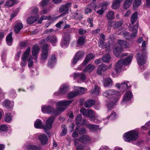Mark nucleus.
I'll return each mask as SVG.
<instances>
[{
	"label": "nucleus",
	"instance_id": "c756f323",
	"mask_svg": "<svg viewBox=\"0 0 150 150\" xmlns=\"http://www.w3.org/2000/svg\"><path fill=\"white\" fill-rule=\"evenodd\" d=\"M120 6V3L117 0H113L112 4V8L114 9L118 8Z\"/></svg>",
	"mask_w": 150,
	"mask_h": 150
},
{
	"label": "nucleus",
	"instance_id": "4c0bfd02",
	"mask_svg": "<svg viewBox=\"0 0 150 150\" xmlns=\"http://www.w3.org/2000/svg\"><path fill=\"white\" fill-rule=\"evenodd\" d=\"M94 104L93 100H88L84 103V106L86 108H89Z\"/></svg>",
	"mask_w": 150,
	"mask_h": 150
},
{
	"label": "nucleus",
	"instance_id": "f3484780",
	"mask_svg": "<svg viewBox=\"0 0 150 150\" xmlns=\"http://www.w3.org/2000/svg\"><path fill=\"white\" fill-rule=\"evenodd\" d=\"M132 92L130 91L127 92L123 97L122 103H126L127 101L129 100L132 98Z\"/></svg>",
	"mask_w": 150,
	"mask_h": 150
},
{
	"label": "nucleus",
	"instance_id": "c03bdc74",
	"mask_svg": "<svg viewBox=\"0 0 150 150\" xmlns=\"http://www.w3.org/2000/svg\"><path fill=\"white\" fill-rule=\"evenodd\" d=\"M122 34L124 37L127 39L133 38L135 37H133L132 36V34L131 35H130L128 32L126 31L124 32Z\"/></svg>",
	"mask_w": 150,
	"mask_h": 150
},
{
	"label": "nucleus",
	"instance_id": "7ed1b4c3",
	"mask_svg": "<svg viewBox=\"0 0 150 150\" xmlns=\"http://www.w3.org/2000/svg\"><path fill=\"white\" fill-rule=\"evenodd\" d=\"M55 118L54 116L52 115L50 116L47 120L45 126L43 125L40 120L37 119L35 123L34 126L36 128L44 129L47 130V129H50L52 128Z\"/></svg>",
	"mask_w": 150,
	"mask_h": 150
},
{
	"label": "nucleus",
	"instance_id": "72a5a7b5",
	"mask_svg": "<svg viewBox=\"0 0 150 150\" xmlns=\"http://www.w3.org/2000/svg\"><path fill=\"white\" fill-rule=\"evenodd\" d=\"M138 25L137 24L134 25L133 27H131L130 28L132 32L133 33L132 34V36L135 37L137 33V29Z\"/></svg>",
	"mask_w": 150,
	"mask_h": 150
},
{
	"label": "nucleus",
	"instance_id": "4d7b16f0",
	"mask_svg": "<svg viewBox=\"0 0 150 150\" xmlns=\"http://www.w3.org/2000/svg\"><path fill=\"white\" fill-rule=\"evenodd\" d=\"M100 104L98 100H94V108L96 109H98L100 107Z\"/></svg>",
	"mask_w": 150,
	"mask_h": 150
},
{
	"label": "nucleus",
	"instance_id": "dca6fc26",
	"mask_svg": "<svg viewBox=\"0 0 150 150\" xmlns=\"http://www.w3.org/2000/svg\"><path fill=\"white\" fill-rule=\"evenodd\" d=\"M45 40L47 41H50L53 46H54L55 45V44L57 42V39L56 37L54 36L50 35L46 38Z\"/></svg>",
	"mask_w": 150,
	"mask_h": 150
},
{
	"label": "nucleus",
	"instance_id": "ddd939ff",
	"mask_svg": "<svg viewBox=\"0 0 150 150\" xmlns=\"http://www.w3.org/2000/svg\"><path fill=\"white\" fill-rule=\"evenodd\" d=\"M68 86L65 85H62L60 87L59 89V92H56L54 93V95L57 96L61 94H64L66 93L68 91Z\"/></svg>",
	"mask_w": 150,
	"mask_h": 150
},
{
	"label": "nucleus",
	"instance_id": "a878e982",
	"mask_svg": "<svg viewBox=\"0 0 150 150\" xmlns=\"http://www.w3.org/2000/svg\"><path fill=\"white\" fill-rule=\"evenodd\" d=\"M39 47L38 44H35L32 49V53L33 56H35L39 53Z\"/></svg>",
	"mask_w": 150,
	"mask_h": 150
},
{
	"label": "nucleus",
	"instance_id": "e433bc0d",
	"mask_svg": "<svg viewBox=\"0 0 150 150\" xmlns=\"http://www.w3.org/2000/svg\"><path fill=\"white\" fill-rule=\"evenodd\" d=\"M79 93L78 91H72L68 95V99H71L76 96Z\"/></svg>",
	"mask_w": 150,
	"mask_h": 150
},
{
	"label": "nucleus",
	"instance_id": "ea45409f",
	"mask_svg": "<svg viewBox=\"0 0 150 150\" xmlns=\"http://www.w3.org/2000/svg\"><path fill=\"white\" fill-rule=\"evenodd\" d=\"M107 18L109 20L114 19L115 18L114 12L112 11L109 12L107 15Z\"/></svg>",
	"mask_w": 150,
	"mask_h": 150
},
{
	"label": "nucleus",
	"instance_id": "20e7f679",
	"mask_svg": "<svg viewBox=\"0 0 150 150\" xmlns=\"http://www.w3.org/2000/svg\"><path fill=\"white\" fill-rule=\"evenodd\" d=\"M132 57V55L129 56L127 58H125L123 60L119 61L115 67L116 72L118 73L120 72L122 70L123 65H127L131 62Z\"/></svg>",
	"mask_w": 150,
	"mask_h": 150
},
{
	"label": "nucleus",
	"instance_id": "39448f33",
	"mask_svg": "<svg viewBox=\"0 0 150 150\" xmlns=\"http://www.w3.org/2000/svg\"><path fill=\"white\" fill-rule=\"evenodd\" d=\"M138 138V132L132 130L126 133L123 136V138L125 141L129 142L130 141H134Z\"/></svg>",
	"mask_w": 150,
	"mask_h": 150
},
{
	"label": "nucleus",
	"instance_id": "603ef678",
	"mask_svg": "<svg viewBox=\"0 0 150 150\" xmlns=\"http://www.w3.org/2000/svg\"><path fill=\"white\" fill-rule=\"evenodd\" d=\"M88 110H87L84 108L81 109L80 110V112L83 115L87 117V116H89L88 113H89Z\"/></svg>",
	"mask_w": 150,
	"mask_h": 150
},
{
	"label": "nucleus",
	"instance_id": "f8f14e48",
	"mask_svg": "<svg viewBox=\"0 0 150 150\" xmlns=\"http://www.w3.org/2000/svg\"><path fill=\"white\" fill-rule=\"evenodd\" d=\"M48 45L47 44H45L42 47V51L41 54V58L43 60L46 59L48 56Z\"/></svg>",
	"mask_w": 150,
	"mask_h": 150
},
{
	"label": "nucleus",
	"instance_id": "37998d69",
	"mask_svg": "<svg viewBox=\"0 0 150 150\" xmlns=\"http://www.w3.org/2000/svg\"><path fill=\"white\" fill-rule=\"evenodd\" d=\"M123 20L116 22L113 25V27L115 29H117L120 26L123 24Z\"/></svg>",
	"mask_w": 150,
	"mask_h": 150
},
{
	"label": "nucleus",
	"instance_id": "4be33fe9",
	"mask_svg": "<svg viewBox=\"0 0 150 150\" xmlns=\"http://www.w3.org/2000/svg\"><path fill=\"white\" fill-rule=\"evenodd\" d=\"M84 72H82L81 73H75L74 75V78L76 79L79 78L82 80H85L86 79V77Z\"/></svg>",
	"mask_w": 150,
	"mask_h": 150
},
{
	"label": "nucleus",
	"instance_id": "bb28decb",
	"mask_svg": "<svg viewBox=\"0 0 150 150\" xmlns=\"http://www.w3.org/2000/svg\"><path fill=\"white\" fill-rule=\"evenodd\" d=\"M117 44L119 45L120 47L123 48H127L128 45V43L126 41L119 40L117 41Z\"/></svg>",
	"mask_w": 150,
	"mask_h": 150
},
{
	"label": "nucleus",
	"instance_id": "1a4fd4ad",
	"mask_svg": "<svg viewBox=\"0 0 150 150\" xmlns=\"http://www.w3.org/2000/svg\"><path fill=\"white\" fill-rule=\"evenodd\" d=\"M72 3L71 2H68L63 5H62L59 8V11L60 13H63V14L65 15L68 13L70 7L71 6Z\"/></svg>",
	"mask_w": 150,
	"mask_h": 150
},
{
	"label": "nucleus",
	"instance_id": "f03ea898",
	"mask_svg": "<svg viewBox=\"0 0 150 150\" xmlns=\"http://www.w3.org/2000/svg\"><path fill=\"white\" fill-rule=\"evenodd\" d=\"M103 95L105 97H108L112 96L115 97V98H111L107 104L108 110H110L112 109L115 103L118 100L120 96V94L119 92L114 90L109 89L104 92L103 93Z\"/></svg>",
	"mask_w": 150,
	"mask_h": 150
},
{
	"label": "nucleus",
	"instance_id": "4468645a",
	"mask_svg": "<svg viewBox=\"0 0 150 150\" xmlns=\"http://www.w3.org/2000/svg\"><path fill=\"white\" fill-rule=\"evenodd\" d=\"M38 139L41 143L42 145L46 144L48 142V138L45 134H42L39 135L38 137Z\"/></svg>",
	"mask_w": 150,
	"mask_h": 150
},
{
	"label": "nucleus",
	"instance_id": "3c124183",
	"mask_svg": "<svg viewBox=\"0 0 150 150\" xmlns=\"http://www.w3.org/2000/svg\"><path fill=\"white\" fill-rule=\"evenodd\" d=\"M110 4V2L104 1L100 4V6H101L102 8L106 9L107 8V6Z\"/></svg>",
	"mask_w": 150,
	"mask_h": 150
},
{
	"label": "nucleus",
	"instance_id": "09e8293b",
	"mask_svg": "<svg viewBox=\"0 0 150 150\" xmlns=\"http://www.w3.org/2000/svg\"><path fill=\"white\" fill-rule=\"evenodd\" d=\"M100 93V88L97 86L94 87V96H98Z\"/></svg>",
	"mask_w": 150,
	"mask_h": 150
},
{
	"label": "nucleus",
	"instance_id": "e2e57ef3",
	"mask_svg": "<svg viewBox=\"0 0 150 150\" xmlns=\"http://www.w3.org/2000/svg\"><path fill=\"white\" fill-rule=\"evenodd\" d=\"M78 131V128H77L76 129L75 131L72 134V137L74 138H75L77 137L78 136V133L77 132Z\"/></svg>",
	"mask_w": 150,
	"mask_h": 150
},
{
	"label": "nucleus",
	"instance_id": "423d86ee",
	"mask_svg": "<svg viewBox=\"0 0 150 150\" xmlns=\"http://www.w3.org/2000/svg\"><path fill=\"white\" fill-rule=\"evenodd\" d=\"M105 36L103 34H101L98 41V45L99 47L102 48H105L107 51L110 50V42H108L106 43L105 42Z\"/></svg>",
	"mask_w": 150,
	"mask_h": 150
},
{
	"label": "nucleus",
	"instance_id": "052dcab7",
	"mask_svg": "<svg viewBox=\"0 0 150 150\" xmlns=\"http://www.w3.org/2000/svg\"><path fill=\"white\" fill-rule=\"evenodd\" d=\"M8 127L4 125H2L0 126V131H4L7 130Z\"/></svg>",
	"mask_w": 150,
	"mask_h": 150
},
{
	"label": "nucleus",
	"instance_id": "b1692460",
	"mask_svg": "<svg viewBox=\"0 0 150 150\" xmlns=\"http://www.w3.org/2000/svg\"><path fill=\"white\" fill-rule=\"evenodd\" d=\"M38 16H31L27 18V23L29 24H31L36 21L39 19Z\"/></svg>",
	"mask_w": 150,
	"mask_h": 150
},
{
	"label": "nucleus",
	"instance_id": "c85d7f7f",
	"mask_svg": "<svg viewBox=\"0 0 150 150\" xmlns=\"http://www.w3.org/2000/svg\"><path fill=\"white\" fill-rule=\"evenodd\" d=\"M23 27V25L21 23H17L16 24L14 29L16 33L18 34Z\"/></svg>",
	"mask_w": 150,
	"mask_h": 150
},
{
	"label": "nucleus",
	"instance_id": "2eb2a0df",
	"mask_svg": "<svg viewBox=\"0 0 150 150\" xmlns=\"http://www.w3.org/2000/svg\"><path fill=\"white\" fill-rule=\"evenodd\" d=\"M73 17L76 20L80 21L83 18V15L80 11L77 10L74 13Z\"/></svg>",
	"mask_w": 150,
	"mask_h": 150
},
{
	"label": "nucleus",
	"instance_id": "864d4df0",
	"mask_svg": "<svg viewBox=\"0 0 150 150\" xmlns=\"http://www.w3.org/2000/svg\"><path fill=\"white\" fill-rule=\"evenodd\" d=\"M79 133L80 134H82L86 133V128L84 127H81L79 129H78Z\"/></svg>",
	"mask_w": 150,
	"mask_h": 150
},
{
	"label": "nucleus",
	"instance_id": "680f3d73",
	"mask_svg": "<svg viewBox=\"0 0 150 150\" xmlns=\"http://www.w3.org/2000/svg\"><path fill=\"white\" fill-rule=\"evenodd\" d=\"M86 33V31L85 30L82 28H80L79 30V33L80 35H83L85 34Z\"/></svg>",
	"mask_w": 150,
	"mask_h": 150
},
{
	"label": "nucleus",
	"instance_id": "a19ab883",
	"mask_svg": "<svg viewBox=\"0 0 150 150\" xmlns=\"http://www.w3.org/2000/svg\"><path fill=\"white\" fill-rule=\"evenodd\" d=\"M110 56L108 54L104 55L101 59L103 62H108L110 61Z\"/></svg>",
	"mask_w": 150,
	"mask_h": 150
},
{
	"label": "nucleus",
	"instance_id": "a211bd4d",
	"mask_svg": "<svg viewBox=\"0 0 150 150\" xmlns=\"http://www.w3.org/2000/svg\"><path fill=\"white\" fill-rule=\"evenodd\" d=\"M108 69L107 65L103 64L100 65L98 67L97 73L99 75H101L102 72L105 71Z\"/></svg>",
	"mask_w": 150,
	"mask_h": 150
},
{
	"label": "nucleus",
	"instance_id": "cd10ccee",
	"mask_svg": "<svg viewBox=\"0 0 150 150\" xmlns=\"http://www.w3.org/2000/svg\"><path fill=\"white\" fill-rule=\"evenodd\" d=\"M112 85V81L110 78H107L104 80V85L105 87H111Z\"/></svg>",
	"mask_w": 150,
	"mask_h": 150
},
{
	"label": "nucleus",
	"instance_id": "0e129e2a",
	"mask_svg": "<svg viewBox=\"0 0 150 150\" xmlns=\"http://www.w3.org/2000/svg\"><path fill=\"white\" fill-rule=\"evenodd\" d=\"M33 64V62L32 60V59H31L30 57L29 59L28 62V66L29 67H31Z\"/></svg>",
	"mask_w": 150,
	"mask_h": 150
},
{
	"label": "nucleus",
	"instance_id": "13d9d810",
	"mask_svg": "<svg viewBox=\"0 0 150 150\" xmlns=\"http://www.w3.org/2000/svg\"><path fill=\"white\" fill-rule=\"evenodd\" d=\"M49 0H42V2L40 3V5L42 7H43L48 4Z\"/></svg>",
	"mask_w": 150,
	"mask_h": 150
},
{
	"label": "nucleus",
	"instance_id": "aec40b11",
	"mask_svg": "<svg viewBox=\"0 0 150 150\" xmlns=\"http://www.w3.org/2000/svg\"><path fill=\"white\" fill-rule=\"evenodd\" d=\"M93 57V55L92 54H88L86 57L83 62L81 64V66H86L87 63Z\"/></svg>",
	"mask_w": 150,
	"mask_h": 150
},
{
	"label": "nucleus",
	"instance_id": "a18cd8bd",
	"mask_svg": "<svg viewBox=\"0 0 150 150\" xmlns=\"http://www.w3.org/2000/svg\"><path fill=\"white\" fill-rule=\"evenodd\" d=\"M85 39V37L84 36L80 37L78 40V44L80 45H83Z\"/></svg>",
	"mask_w": 150,
	"mask_h": 150
},
{
	"label": "nucleus",
	"instance_id": "0eeeda50",
	"mask_svg": "<svg viewBox=\"0 0 150 150\" xmlns=\"http://www.w3.org/2000/svg\"><path fill=\"white\" fill-rule=\"evenodd\" d=\"M30 51V47H28L23 54L21 57L22 62L21 63L22 67H24L27 64V59L29 57Z\"/></svg>",
	"mask_w": 150,
	"mask_h": 150
},
{
	"label": "nucleus",
	"instance_id": "338daca9",
	"mask_svg": "<svg viewBox=\"0 0 150 150\" xmlns=\"http://www.w3.org/2000/svg\"><path fill=\"white\" fill-rule=\"evenodd\" d=\"M20 45L21 47H25L27 46V43L26 42H21L20 43Z\"/></svg>",
	"mask_w": 150,
	"mask_h": 150
},
{
	"label": "nucleus",
	"instance_id": "5701e85b",
	"mask_svg": "<svg viewBox=\"0 0 150 150\" xmlns=\"http://www.w3.org/2000/svg\"><path fill=\"white\" fill-rule=\"evenodd\" d=\"M123 51L122 48L117 46L116 45L113 49V53L114 55L117 57L119 56L120 53Z\"/></svg>",
	"mask_w": 150,
	"mask_h": 150
},
{
	"label": "nucleus",
	"instance_id": "49530a36",
	"mask_svg": "<svg viewBox=\"0 0 150 150\" xmlns=\"http://www.w3.org/2000/svg\"><path fill=\"white\" fill-rule=\"evenodd\" d=\"M129 83L127 82L123 83L121 84V88L122 89H126L128 87H129L130 86L128 84Z\"/></svg>",
	"mask_w": 150,
	"mask_h": 150
},
{
	"label": "nucleus",
	"instance_id": "8fccbe9b",
	"mask_svg": "<svg viewBox=\"0 0 150 150\" xmlns=\"http://www.w3.org/2000/svg\"><path fill=\"white\" fill-rule=\"evenodd\" d=\"M27 149L28 150H39V148L38 147L31 145H28Z\"/></svg>",
	"mask_w": 150,
	"mask_h": 150
},
{
	"label": "nucleus",
	"instance_id": "2f4dec72",
	"mask_svg": "<svg viewBox=\"0 0 150 150\" xmlns=\"http://www.w3.org/2000/svg\"><path fill=\"white\" fill-rule=\"evenodd\" d=\"M93 70L94 66L90 64H89L84 70L83 72L90 73Z\"/></svg>",
	"mask_w": 150,
	"mask_h": 150
},
{
	"label": "nucleus",
	"instance_id": "f257e3e1",
	"mask_svg": "<svg viewBox=\"0 0 150 150\" xmlns=\"http://www.w3.org/2000/svg\"><path fill=\"white\" fill-rule=\"evenodd\" d=\"M72 101L71 100H64L57 102V110L50 106L44 107L42 108V111L44 113H51L55 115L59 114V112H62L65 109L64 107L69 105Z\"/></svg>",
	"mask_w": 150,
	"mask_h": 150
},
{
	"label": "nucleus",
	"instance_id": "412c9836",
	"mask_svg": "<svg viewBox=\"0 0 150 150\" xmlns=\"http://www.w3.org/2000/svg\"><path fill=\"white\" fill-rule=\"evenodd\" d=\"M56 59L54 55L52 56L50 60L49 61L48 66L50 67H53L56 63Z\"/></svg>",
	"mask_w": 150,
	"mask_h": 150
},
{
	"label": "nucleus",
	"instance_id": "bf43d9fd",
	"mask_svg": "<svg viewBox=\"0 0 150 150\" xmlns=\"http://www.w3.org/2000/svg\"><path fill=\"white\" fill-rule=\"evenodd\" d=\"M109 117L111 118L112 120H114L116 118V113L115 112H112L110 115V116H108L107 117V118H108Z\"/></svg>",
	"mask_w": 150,
	"mask_h": 150
},
{
	"label": "nucleus",
	"instance_id": "58836bf2",
	"mask_svg": "<svg viewBox=\"0 0 150 150\" xmlns=\"http://www.w3.org/2000/svg\"><path fill=\"white\" fill-rule=\"evenodd\" d=\"M82 120V115L81 114L78 115L76 117L75 123L77 125H79L81 123Z\"/></svg>",
	"mask_w": 150,
	"mask_h": 150
},
{
	"label": "nucleus",
	"instance_id": "69168bd1",
	"mask_svg": "<svg viewBox=\"0 0 150 150\" xmlns=\"http://www.w3.org/2000/svg\"><path fill=\"white\" fill-rule=\"evenodd\" d=\"M39 9L37 7L34 8L33 10L32 13L33 14H36L38 12Z\"/></svg>",
	"mask_w": 150,
	"mask_h": 150
},
{
	"label": "nucleus",
	"instance_id": "6e6552de",
	"mask_svg": "<svg viewBox=\"0 0 150 150\" xmlns=\"http://www.w3.org/2000/svg\"><path fill=\"white\" fill-rule=\"evenodd\" d=\"M70 39V36L69 34L65 33L60 43L61 47L64 48L66 47L69 45Z\"/></svg>",
	"mask_w": 150,
	"mask_h": 150
},
{
	"label": "nucleus",
	"instance_id": "774afa93",
	"mask_svg": "<svg viewBox=\"0 0 150 150\" xmlns=\"http://www.w3.org/2000/svg\"><path fill=\"white\" fill-rule=\"evenodd\" d=\"M84 146L82 145H80L78 146L76 148V150H83Z\"/></svg>",
	"mask_w": 150,
	"mask_h": 150
},
{
	"label": "nucleus",
	"instance_id": "de8ad7c7",
	"mask_svg": "<svg viewBox=\"0 0 150 150\" xmlns=\"http://www.w3.org/2000/svg\"><path fill=\"white\" fill-rule=\"evenodd\" d=\"M62 127L63 128V129L60 135L61 136H65L67 133V127H65V126L64 124L62 125Z\"/></svg>",
	"mask_w": 150,
	"mask_h": 150
},
{
	"label": "nucleus",
	"instance_id": "5fc2aeb1",
	"mask_svg": "<svg viewBox=\"0 0 150 150\" xmlns=\"http://www.w3.org/2000/svg\"><path fill=\"white\" fill-rule=\"evenodd\" d=\"M141 0H135L133 3V6L137 7L139 6L141 3Z\"/></svg>",
	"mask_w": 150,
	"mask_h": 150
},
{
	"label": "nucleus",
	"instance_id": "f704fd0d",
	"mask_svg": "<svg viewBox=\"0 0 150 150\" xmlns=\"http://www.w3.org/2000/svg\"><path fill=\"white\" fill-rule=\"evenodd\" d=\"M12 35V33L11 32L7 36L6 38L7 43L8 45L9 46H11L12 45V42L13 41Z\"/></svg>",
	"mask_w": 150,
	"mask_h": 150
},
{
	"label": "nucleus",
	"instance_id": "c9c22d12",
	"mask_svg": "<svg viewBox=\"0 0 150 150\" xmlns=\"http://www.w3.org/2000/svg\"><path fill=\"white\" fill-rule=\"evenodd\" d=\"M12 120V117L11 114L9 113H6L5 114L4 120L7 123L10 122Z\"/></svg>",
	"mask_w": 150,
	"mask_h": 150
},
{
	"label": "nucleus",
	"instance_id": "9d476101",
	"mask_svg": "<svg viewBox=\"0 0 150 150\" xmlns=\"http://www.w3.org/2000/svg\"><path fill=\"white\" fill-rule=\"evenodd\" d=\"M136 58L138 64L142 66L146 61V55L145 54L138 53L136 55Z\"/></svg>",
	"mask_w": 150,
	"mask_h": 150
},
{
	"label": "nucleus",
	"instance_id": "79ce46f5",
	"mask_svg": "<svg viewBox=\"0 0 150 150\" xmlns=\"http://www.w3.org/2000/svg\"><path fill=\"white\" fill-rule=\"evenodd\" d=\"M16 3L15 1L14 0H8L6 2L5 6L8 7H11L14 5Z\"/></svg>",
	"mask_w": 150,
	"mask_h": 150
},
{
	"label": "nucleus",
	"instance_id": "6ab92c4d",
	"mask_svg": "<svg viewBox=\"0 0 150 150\" xmlns=\"http://www.w3.org/2000/svg\"><path fill=\"white\" fill-rule=\"evenodd\" d=\"M91 138L88 135H82L79 138L78 141L83 143H86L91 140Z\"/></svg>",
	"mask_w": 150,
	"mask_h": 150
},
{
	"label": "nucleus",
	"instance_id": "393cba45",
	"mask_svg": "<svg viewBox=\"0 0 150 150\" xmlns=\"http://www.w3.org/2000/svg\"><path fill=\"white\" fill-rule=\"evenodd\" d=\"M3 106L7 108H11L13 106L12 102L9 100L6 99L3 103Z\"/></svg>",
	"mask_w": 150,
	"mask_h": 150
},
{
	"label": "nucleus",
	"instance_id": "7c9ffc66",
	"mask_svg": "<svg viewBox=\"0 0 150 150\" xmlns=\"http://www.w3.org/2000/svg\"><path fill=\"white\" fill-rule=\"evenodd\" d=\"M134 0H125L123 3V7L124 9H127L132 4Z\"/></svg>",
	"mask_w": 150,
	"mask_h": 150
},
{
	"label": "nucleus",
	"instance_id": "6e6d98bb",
	"mask_svg": "<svg viewBox=\"0 0 150 150\" xmlns=\"http://www.w3.org/2000/svg\"><path fill=\"white\" fill-rule=\"evenodd\" d=\"M100 119L98 115L94 113V122L97 123H100L101 120H100Z\"/></svg>",
	"mask_w": 150,
	"mask_h": 150
},
{
	"label": "nucleus",
	"instance_id": "473e14b6",
	"mask_svg": "<svg viewBox=\"0 0 150 150\" xmlns=\"http://www.w3.org/2000/svg\"><path fill=\"white\" fill-rule=\"evenodd\" d=\"M137 18V12H136L132 15L131 18V22L132 25L135 23Z\"/></svg>",
	"mask_w": 150,
	"mask_h": 150
},
{
	"label": "nucleus",
	"instance_id": "9b49d317",
	"mask_svg": "<svg viewBox=\"0 0 150 150\" xmlns=\"http://www.w3.org/2000/svg\"><path fill=\"white\" fill-rule=\"evenodd\" d=\"M84 54V52L82 51L78 52L75 54L73 60V63L74 64H76L79 60L81 59L83 57Z\"/></svg>",
	"mask_w": 150,
	"mask_h": 150
}]
</instances>
